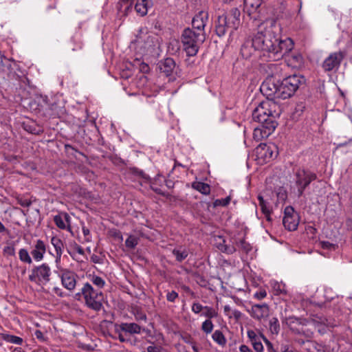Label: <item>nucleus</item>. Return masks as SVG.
<instances>
[{"mask_svg": "<svg viewBox=\"0 0 352 352\" xmlns=\"http://www.w3.org/2000/svg\"><path fill=\"white\" fill-rule=\"evenodd\" d=\"M280 25L272 21L264 31L258 32L253 36V43L258 51L262 53L267 60H278L290 52L294 43L289 38H280Z\"/></svg>", "mask_w": 352, "mask_h": 352, "instance_id": "nucleus-1", "label": "nucleus"}, {"mask_svg": "<svg viewBox=\"0 0 352 352\" xmlns=\"http://www.w3.org/2000/svg\"><path fill=\"white\" fill-rule=\"evenodd\" d=\"M280 107L272 100L261 102L252 111V119L270 131H274L276 126V118L280 115Z\"/></svg>", "mask_w": 352, "mask_h": 352, "instance_id": "nucleus-2", "label": "nucleus"}, {"mask_svg": "<svg viewBox=\"0 0 352 352\" xmlns=\"http://www.w3.org/2000/svg\"><path fill=\"white\" fill-rule=\"evenodd\" d=\"M205 38L206 36L204 32H195L190 28L185 29L182 35V43L187 56H195Z\"/></svg>", "mask_w": 352, "mask_h": 352, "instance_id": "nucleus-3", "label": "nucleus"}, {"mask_svg": "<svg viewBox=\"0 0 352 352\" xmlns=\"http://www.w3.org/2000/svg\"><path fill=\"white\" fill-rule=\"evenodd\" d=\"M240 10L233 8L227 14L219 16L216 24L217 34L222 36L229 29L236 30L240 25Z\"/></svg>", "mask_w": 352, "mask_h": 352, "instance_id": "nucleus-4", "label": "nucleus"}, {"mask_svg": "<svg viewBox=\"0 0 352 352\" xmlns=\"http://www.w3.org/2000/svg\"><path fill=\"white\" fill-rule=\"evenodd\" d=\"M86 305L94 310L100 311L102 307L103 294L101 291L95 289L92 285L86 283L81 289Z\"/></svg>", "mask_w": 352, "mask_h": 352, "instance_id": "nucleus-5", "label": "nucleus"}, {"mask_svg": "<svg viewBox=\"0 0 352 352\" xmlns=\"http://www.w3.org/2000/svg\"><path fill=\"white\" fill-rule=\"evenodd\" d=\"M303 77L293 75L284 78L279 82L278 98L287 99L292 96L302 83Z\"/></svg>", "mask_w": 352, "mask_h": 352, "instance_id": "nucleus-6", "label": "nucleus"}, {"mask_svg": "<svg viewBox=\"0 0 352 352\" xmlns=\"http://www.w3.org/2000/svg\"><path fill=\"white\" fill-rule=\"evenodd\" d=\"M316 179V175L305 168H298L294 173V182L298 196H302L309 184Z\"/></svg>", "mask_w": 352, "mask_h": 352, "instance_id": "nucleus-7", "label": "nucleus"}, {"mask_svg": "<svg viewBox=\"0 0 352 352\" xmlns=\"http://www.w3.org/2000/svg\"><path fill=\"white\" fill-rule=\"evenodd\" d=\"M51 268L47 263L34 267L29 275V280L38 285H45L50 280Z\"/></svg>", "mask_w": 352, "mask_h": 352, "instance_id": "nucleus-8", "label": "nucleus"}, {"mask_svg": "<svg viewBox=\"0 0 352 352\" xmlns=\"http://www.w3.org/2000/svg\"><path fill=\"white\" fill-rule=\"evenodd\" d=\"M58 276L60 278L62 285L69 291H72L76 285V274L66 268H60L56 271Z\"/></svg>", "mask_w": 352, "mask_h": 352, "instance_id": "nucleus-9", "label": "nucleus"}, {"mask_svg": "<svg viewBox=\"0 0 352 352\" xmlns=\"http://www.w3.org/2000/svg\"><path fill=\"white\" fill-rule=\"evenodd\" d=\"M279 81L272 78H267L261 85V93L267 97V100L278 98Z\"/></svg>", "mask_w": 352, "mask_h": 352, "instance_id": "nucleus-10", "label": "nucleus"}, {"mask_svg": "<svg viewBox=\"0 0 352 352\" xmlns=\"http://www.w3.org/2000/svg\"><path fill=\"white\" fill-rule=\"evenodd\" d=\"M283 223L288 230L293 231L297 229L299 224V216L292 206H287L285 208Z\"/></svg>", "mask_w": 352, "mask_h": 352, "instance_id": "nucleus-11", "label": "nucleus"}, {"mask_svg": "<svg viewBox=\"0 0 352 352\" xmlns=\"http://www.w3.org/2000/svg\"><path fill=\"white\" fill-rule=\"evenodd\" d=\"M135 43L138 45L144 47L147 50H151L157 43V38L148 34L146 28L141 29L136 36Z\"/></svg>", "mask_w": 352, "mask_h": 352, "instance_id": "nucleus-12", "label": "nucleus"}, {"mask_svg": "<svg viewBox=\"0 0 352 352\" xmlns=\"http://www.w3.org/2000/svg\"><path fill=\"white\" fill-rule=\"evenodd\" d=\"M293 322L294 320L300 324H302L305 326L314 327L315 329H317L318 332L320 333H324L326 331V328L330 324L328 320L324 318L316 317V318L311 319V320H300L298 318H292Z\"/></svg>", "mask_w": 352, "mask_h": 352, "instance_id": "nucleus-13", "label": "nucleus"}, {"mask_svg": "<svg viewBox=\"0 0 352 352\" xmlns=\"http://www.w3.org/2000/svg\"><path fill=\"white\" fill-rule=\"evenodd\" d=\"M344 56V54L342 52L330 54L329 56L324 59L322 63V68L326 72L337 69L340 66Z\"/></svg>", "mask_w": 352, "mask_h": 352, "instance_id": "nucleus-14", "label": "nucleus"}, {"mask_svg": "<svg viewBox=\"0 0 352 352\" xmlns=\"http://www.w3.org/2000/svg\"><path fill=\"white\" fill-rule=\"evenodd\" d=\"M275 149L276 147L274 144H261L256 148V156L258 159L267 162L276 157L277 153H274Z\"/></svg>", "mask_w": 352, "mask_h": 352, "instance_id": "nucleus-15", "label": "nucleus"}, {"mask_svg": "<svg viewBox=\"0 0 352 352\" xmlns=\"http://www.w3.org/2000/svg\"><path fill=\"white\" fill-rule=\"evenodd\" d=\"M246 310L251 317L258 320L267 317L270 314V308L266 303L253 305L250 309Z\"/></svg>", "mask_w": 352, "mask_h": 352, "instance_id": "nucleus-16", "label": "nucleus"}, {"mask_svg": "<svg viewBox=\"0 0 352 352\" xmlns=\"http://www.w3.org/2000/svg\"><path fill=\"white\" fill-rule=\"evenodd\" d=\"M262 1L263 0H244V12L251 19L256 20L258 17V10Z\"/></svg>", "mask_w": 352, "mask_h": 352, "instance_id": "nucleus-17", "label": "nucleus"}, {"mask_svg": "<svg viewBox=\"0 0 352 352\" xmlns=\"http://www.w3.org/2000/svg\"><path fill=\"white\" fill-rule=\"evenodd\" d=\"M208 21V13L204 11L199 12L192 19V25L195 32H204V28Z\"/></svg>", "mask_w": 352, "mask_h": 352, "instance_id": "nucleus-18", "label": "nucleus"}, {"mask_svg": "<svg viewBox=\"0 0 352 352\" xmlns=\"http://www.w3.org/2000/svg\"><path fill=\"white\" fill-rule=\"evenodd\" d=\"M46 252V245L45 242L41 239H37L31 251V255L34 260L36 262L41 261Z\"/></svg>", "mask_w": 352, "mask_h": 352, "instance_id": "nucleus-19", "label": "nucleus"}, {"mask_svg": "<svg viewBox=\"0 0 352 352\" xmlns=\"http://www.w3.org/2000/svg\"><path fill=\"white\" fill-rule=\"evenodd\" d=\"M256 51L252 38L246 40L241 48V54L246 59L251 58Z\"/></svg>", "mask_w": 352, "mask_h": 352, "instance_id": "nucleus-20", "label": "nucleus"}, {"mask_svg": "<svg viewBox=\"0 0 352 352\" xmlns=\"http://www.w3.org/2000/svg\"><path fill=\"white\" fill-rule=\"evenodd\" d=\"M258 205L261 208L262 213L265 216V218L269 223H271L272 221L271 217L272 208L271 204L261 195L258 196Z\"/></svg>", "mask_w": 352, "mask_h": 352, "instance_id": "nucleus-21", "label": "nucleus"}, {"mask_svg": "<svg viewBox=\"0 0 352 352\" xmlns=\"http://www.w3.org/2000/svg\"><path fill=\"white\" fill-rule=\"evenodd\" d=\"M118 329L130 334H139L141 333L142 327L134 322H122L118 325Z\"/></svg>", "mask_w": 352, "mask_h": 352, "instance_id": "nucleus-22", "label": "nucleus"}, {"mask_svg": "<svg viewBox=\"0 0 352 352\" xmlns=\"http://www.w3.org/2000/svg\"><path fill=\"white\" fill-rule=\"evenodd\" d=\"M175 67V61L171 58H167L158 63L159 69L166 76H169Z\"/></svg>", "mask_w": 352, "mask_h": 352, "instance_id": "nucleus-23", "label": "nucleus"}, {"mask_svg": "<svg viewBox=\"0 0 352 352\" xmlns=\"http://www.w3.org/2000/svg\"><path fill=\"white\" fill-rule=\"evenodd\" d=\"M50 241L56 252V262H58L63 252V242L57 236H52Z\"/></svg>", "mask_w": 352, "mask_h": 352, "instance_id": "nucleus-24", "label": "nucleus"}, {"mask_svg": "<svg viewBox=\"0 0 352 352\" xmlns=\"http://www.w3.org/2000/svg\"><path fill=\"white\" fill-rule=\"evenodd\" d=\"M215 241L217 248L221 252L227 254H232L235 251L234 246L226 244V241L222 236H217Z\"/></svg>", "mask_w": 352, "mask_h": 352, "instance_id": "nucleus-25", "label": "nucleus"}, {"mask_svg": "<svg viewBox=\"0 0 352 352\" xmlns=\"http://www.w3.org/2000/svg\"><path fill=\"white\" fill-rule=\"evenodd\" d=\"M271 131L263 126L262 127H255L253 132V138L256 142H258L263 138H267Z\"/></svg>", "mask_w": 352, "mask_h": 352, "instance_id": "nucleus-26", "label": "nucleus"}, {"mask_svg": "<svg viewBox=\"0 0 352 352\" xmlns=\"http://www.w3.org/2000/svg\"><path fill=\"white\" fill-rule=\"evenodd\" d=\"M223 312L225 315L228 316L229 318H234L236 320L241 319L243 316L242 313L240 311L232 308L228 305L223 306Z\"/></svg>", "mask_w": 352, "mask_h": 352, "instance_id": "nucleus-27", "label": "nucleus"}, {"mask_svg": "<svg viewBox=\"0 0 352 352\" xmlns=\"http://www.w3.org/2000/svg\"><path fill=\"white\" fill-rule=\"evenodd\" d=\"M270 285L272 288L274 295L287 294L285 289V284L283 282H278L276 280H271Z\"/></svg>", "mask_w": 352, "mask_h": 352, "instance_id": "nucleus-28", "label": "nucleus"}, {"mask_svg": "<svg viewBox=\"0 0 352 352\" xmlns=\"http://www.w3.org/2000/svg\"><path fill=\"white\" fill-rule=\"evenodd\" d=\"M212 340L220 346H225L227 340L223 333L220 330H216L212 335Z\"/></svg>", "mask_w": 352, "mask_h": 352, "instance_id": "nucleus-29", "label": "nucleus"}, {"mask_svg": "<svg viewBox=\"0 0 352 352\" xmlns=\"http://www.w3.org/2000/svg\"><path fill=\"white\" fill-rule=\"evenodd\" d=\"M90 281L98 287L97 289H102L105 285V280L101 278L100 276H98L95 274L89 275V276Z\"/></svg>", "mask_w": 352, "mask_h": 352, "instance_id": "nucleus-30", "label": "nucleus"}, {"mask_svg": "<svg viewBox=\"0 0 352 352\" xmlns=\"http://www.w3.org/2000/svg\"><path fill=\"white\" fill-rule=\"evenodd\" d=\"M192 187L204 195L210 193V186L203 182H195L192 184Z\"/></svg>", "mask_w": 352, "mask_h": 352, "instance_id": "nucleus-31", "label": "nucleus"}, {"mask_svg": "<svg viewBox=\"0 0 352 352\" xmlns=\"http://www.w3.org/2000/svg\"><path fill=\"white\" fill-rule=\"evenodd\" d=\"M19 259L24 263L31 264L32 259L30 256L28 251L26 249L22 248L19 251Z\"/></svg>", "mask_w": 352, "mask_h": 352, "instance_id": "nucleus-32", "label": "nucleus"}, {"mask_svg": "<svg viewBox=\"0 0 352 352\" xmlns=\"http://www.w3.org/2000/svg\"><path fill=\"white\" fill-rule=\"evenodd\" d=\"M173 254L175 256L177 261H182L188 256V252L186 249H174Z\"/></svg>", "mask_w": 352, "mask_h": 352, "instance_id": "nucleus-33", "label": "nucleus"}, {"mask_svg": "<svg viewBox=\"0 0 352 352\" xmlns=\"http://www.w3.org/2000/svg\"><path fill=\"white\" fill-rule=\"evenodd\" d=\"M217 311L214 308L205 306L204 308V312L201 314V316H204L210 320L212 318L217 317Z\"/></svg>", "mask_w": 352, "mask_h": 352, "instance_id": "nucleus-34", "label": "nucleus"}, {"mask_svg": "<svg viewBox=\"0 0 352 352\" xmlns=\"http://www.w3.org/2000/svg\"><path fill=\"white\" fill-rule=\"evenodd\" d=\"M3 340L8 342L21 345L23 343V339L19 336L6 334L3 336Z\"/></svg>", "mask_w": 352, "mask_h": 352, "instance_id": "nucleus-35", "label": "nucleus"}, {"mask_svg": "<svg viewBox=\"0 0 352 352\" xmlns=\"http://www.w3.org/2000/svg\"><path fill=\"white\" fill-rule=\"evenodd\" d=\"M214 328V324L211 320L207 319L202 322L201 330L206 334L212 333Z\"/></svg>", "mask_w": 352, "mask_h": 352, "instance_id": "nucleus-36", "label": "nucleus"}, {"mask_svg": "<svg viewBox=\"0 0 352 352\" xmlns=\"http://www.w3.org/2000/svg\"><path fill=\"white\" fill-rule=\"evenodd\" d=\"M280 329L278 320L276 318H273L270 321V330L272 333L278 334Z\"/></svg>", "mask_w": 352, "mask_h": 352, "instance_id": "nucleus-37", "label": "nucleus"}, {"mask_svg": "<svg viewBox=\"0 0 352 352\" xmlns=\"http://www.w3.org/2000/svg\"><path fill=\"white\" fill-rule=\"evenodd\" d=\"M138 243V239L133 236L130 235L125 241V245L128 248L133 249Z\"/></svg>", "mask_w": 352, "mask_h": 352, "instance_id": "nucleus-38", "label": "nucleus"}, {"mask_svg": "<svg viewBox=\"0 0 352 352\" xmlns=\"http://www.w3.org/2000/svg\"><path fill=\"white\" fill-rule=\"evenodd\" d=\"M54 221L58 228L60 229H65L66 228L65 221L60 215H56L54 217Z\"/></svg>", "mask_w": 352, "mask_h": 352, "instance_id": "nucleus-39", "label": "nucleus"}, {"mask_svg": "<svg viewBox=\"0 0 352 352\" xmlns=\"http://www.w3.org/2000/svg\"><path fill=\"white\" fill-rule=\"evenodd\" d=\"M82 230L84 234V241L87 243L90 242L91 241V236L90 234L89 229L83 226L82 228Z\"/></svg>", "mask_w": 352, "mask_h": 352, "instance_id": "nucleus-40", "label": "nucleus"}, {"mask_svg": "<svg viewBox=\"0 0 352 352\" xmlns=\"http://www.w3.org/2000/svg\"><path fill=\"white\" fill-rule=\"evenodd\" d=\"M3 253L8 256H14L15 254V249L13 245H8L4 247Z\"/></svg>", "mask_w": 352, "mask_h": 352, "instance_id": "nucleus-41", "label": "nucleus"}, {"mask_svg": "<svg viewBox=\"0 0 352 352\" xmlns=\"http://www.w3.org/2000/svg\"><path fill=\"white\" fill-rule=\"evenodd\" d=\"M267 296V292L265 289H260L254 293V297L257 300H262Z\"/></svg>", "mask_w": 352, "mask_h": 352, "instance_id": "nucleus-42", "label": "nucleus"}, {"mask_svg": "<svg viewBox=\"0 0 352 352\" xmlns=\"http://www.w3.org/2000/svg\"><path fill=\"white\" fill-rule=\"evenodd\" d=\"M205 306H202L200 303L199 302H194L192 305V311L195 313V314H199L200 313L201 311H204V308Z\"/></svg>", "mask_w": 352, "mask_h": 352, "instance_id": "nucleus-43", "label": "nucleus"}, {"mask_svg": "<svg viewBox=\"0 0 352 352\" xmlns=\"http://www.w3.org/2000/svg\"><path fill=\"white\" fill-rule=\"evenodd\" d=\"M177 298L178 294L175 291L168 292L166 294V299L169 302H174Z\"/></svg>", "mask_w": 352, "mask_h": 352, "instance_id": "nucleus-44", "label": "nucleus"}, {"mask_svg": "<svg viewBox=\"0 0 352 352\" xmlns=\"http://www.w3.org/2000/svg\"><path fill=\"white\" fill-rule=\"evenodd\" d=\"M247 334L252 343L259 340L256 332L253 330H248Z\"/></svg>", "mask_w": 352, "mask_h": 352, "instance_id": "nucleus-45", "label": "nucleus"}, {"mask_svg": "<svg viewBox=\"0 0 352 352\" xmlns=\"http://www.w3.org/2000/svg\"><path fill=\"white\" fill-rule=\"evenodd\" d=\"M254 350L257 352H263V346L259 340L252 343Z\"/></svg>", "mask_w": 352, "mask_h": 352, "instance_id": "nucleus-46", "label": "nucleus"}, {"mask_svg": "<svg viewBox=\"0 0 352 352\" xmlns=\"http://www.w3.org/2000/svg\"><path fill=\"white\" fill-rule=\"evenodd\" d=\"M238 245L240 248H241L246 252H249L251 249L250 245L243 240L241 241Z\"/></svg>", "mask_w": 352, "mask_h": 352, "instance_id": "nucleus-47", "label": "nucleus"}, {"mask_svg": "<svg viewBox=\"0 0 352 352\" xmlns=\"http://www.w3.org/2000/svg\"><path fill=\"white\" fill-rule=\"evenodd\" d=\"M118 324H116V333H118V339L120 340V341L121 342H128L129 341V339L126 338L124 337V336L123 335L122 332L121 330H119L118 329Z\"/></svg>", "mask_w": 352, "mask_h": 352, "instance_id": "nucleus-48", "label": "nucleus"}, {"mask_svg": "<svg viewBox=\"0 0 352 352\" xmlns=\"http://www.w3.org/2000/svg\"><path fill=\"white\" fill-rule=\"evenodd\" d=\"M162 348L161 346H157L154 345H150L147 347V352H161Z\"/></svg>", "mask_w": 352, "mask_h": 352, "instance_id": "nucleus-49", "label": "nucleus"}, {"mask_svg": "<svg viewBox=\"0 0 352 352\" xmlns=\"http://www.w3.org/2000/svg\"><path fill=\"white\" fill-rule=\"evenodd\" d=\"M230 201V197H226L225 199H217L216 201V204H219V205H221V206H226L228 205Z\"/></svg>", "mask_w": 352, "mask_h": 352, "instance_id": "nucleus-50", "label": "nucleus"}, {"mask_svg": "<svg viewBox=\"0 0 352 352\" xmlns=\"http://www.w3.org/2000/svg\"><path fill=\"white\" fill-rule=\"evenodd\" d=\"M321 247L323 249H335V245L328 241H322Z\"/></svg>", "mask_w": 352, "mask_h": 352, "instance_id": "nucleus-51", "label": "nucleus"}, {"mask_svg": "<svg viewBox=\"0 0 352 352\" xmlns=\"http://www.w3.org/2000/svg\"><path fill=\"white\" fill-rule=\"evenodd\" d=\"M140 70L142 73H147L149 70V67L147 64H146L144 63H141L140 65Z\"/></svg>", "mask_w": 352, "mask_h": 352, "instance_id": "nucleus-52", "label": "nucleus"}, {"mask_svg": "<svg viewBox=\"0 0 352 352\" xmlns=\"http://www.w3.org/2000/svg\"><path fill=\"white\" fill-rule=\"evenodd\" d=\"M135 318L138 321H140V320H143V321H146V316L144 314H142V313H138L136 315H135Z\"/></svg>", "mask_w": 352, "mask_h": 352, "instance_id": "nucleus-53", "label": "nucleus"}, {"mask_svg": "<svg viewBox=\"0 0 352 352\" xmlns=\"http://www.w3.org/2000/svg\"><path fill=\"white\" fill-rule=\"evenodd\" d=\"M240 352H253L250 348L245 344H242L239 346Z\"/></svg>", "mask_w": 352, "mask_h": 352, "instance_id": "nucleus-54", "label": "nucleus"}, {"mask_svg": "<svg viewBox=\"0 0 352 352\" xmlns=\"http://www.w3.org/2000/svg\"><path fill=\"white\" fill-rule=\"evenodd\" d=\"M91 261L94 263H101L100 257L95 254H94L91 256Z\"/></svg>", "mask_w": 352, "mask_h": 352, "instance_id": "nucleus-55", "label": "nucleus"}, {"mask_svg": "<svg viewBox=\"0 0 352 352\" xmlns=\"http://www.w3.org/2000/svg\"><path fill=\"white\" fill-rule=\"evenodd\" d=\"M54 292L58 296H63V292L61 290V289H60L59 287H54Z\"/></svg>", "mask_w": 352, "mask_h": 352, "instance_id": "nucleus-56", "label": "nucleus"}, {"mask_svg": "<svg viewBox=\"0 0 352 352\" xmlns=\"http://www.w3.org/2000/svg\"><path fill=\"white\" fill-rule=\"evenodd\" d=\"M6 227L0 221V233L4 232L6 231Z\"/></svg>", "mask_w": 352, "mask_h": 352, "instance_id": "nucleus-57", "label": "nucleus"}, {"mask_svg": "<svg viewBox=\"0 0 352 352\" xmlns=\"http://www.w3.org/2000/svg\"><path fill=\"white\" fill-rule=\"evenodd\" d=\"M76 251L79 254L82 255L84 254L83 249L80 246L77 248Z\"/></svg>", "mask_w": 352, "mask_h": 352, "instance_id": "nucleus-58", "label": "nucleus"}, {"mask_svg": "<svg viewBox=\"0 0 352 352\" xmlns=\"http://www.w3.org/2000/svg\"><path fill=\"white\" fill-rule=\"evenodd\" d=\"M13 352H25L21 347H15Z\"/></svg>", "mask_w": 352, "mask_h": 352, "instance_id": "nucleus-59", "label": "nucleus"}, {"mask_svg": "<svg viewBox=\"0 0 352 352\" xmlns=\"http://www.w3.org/2000/svg\"><path fill=\"white\" fill-rule=\"evenodd\" d=\"M140 175L145 179H148V176H147L146 174H144L142 171H140Z\"/></svg>", "mask_w": 352, "mask_h": 352, "instance_id": "nucleus-60", "label": "nucleus"}, {"mask_svg": "<svg viewBox=\"0 0 352 352\" xmlns=\"http://www.w3.org/2000/svg\"><path fill=\"white\" fill-rule=\"evenodd\" d=\"M261 336L262 337L263 340L265 341V342L267 344H270V342L268 341V340L264 336L261 335Z\"/></svg>", "mask_w": 352, "mask_h": 352, "instance_id": "nucleus-61", "label": "nucleus"}, {"mask_svg": "<svg viewBox=\"0 0 352 352\" xmlns=\"http://www.w3.org/2000/svg\"><path fill=\"white\" fill-rule=\"evenodd\" d=\"M41 335H42V333H41V332L40 331H36V337L38 338H41Z\"/></svg>", "mask_w": 352, "mask_h": 352, "instance_id": "nucleus-62", "label": "nucleus"}, {"mask_svg": "<svg viewBox=\"0 0 352 352\" xmlns=\"http://www.w3.org/2000/svg\"><path fill=\"white\" fill-rule=\"evenodd\" d=\"M152 188H153V190L154 191H155L156 192H157V193H159V194H161V193H162V192H161V190H160L159 188H153V187H152Z\"/></svg>", "mask_w": 352, "mask_h": 352, "instance_id": "nucleus-63", "label": "nucleus"}, {"mask_svg": "<svg viewBox=\"0 0 352 352\" xmlns=\"http://www.w3.org/2000/svg\"><path fill=\"white\" fill-rule=\"evenodd\" d=\"M192 349L195 352H198L199 351L198 348L195 345L192 346Z\"/></svg>", "mask_w": 352, "mask_h": 352, "instance_id": "nucleus-64", "label": "nucleus"}]
</instances>
